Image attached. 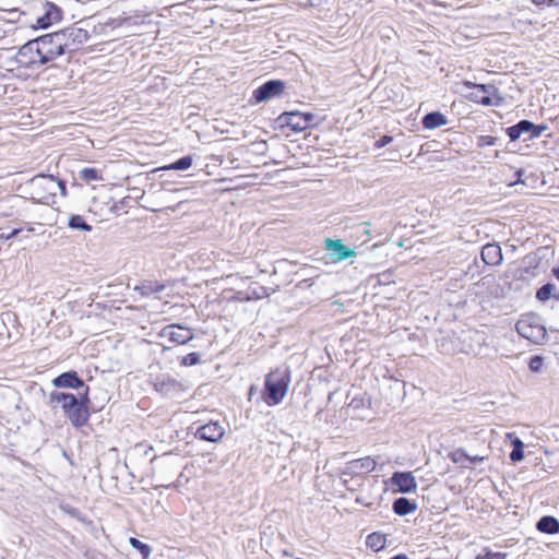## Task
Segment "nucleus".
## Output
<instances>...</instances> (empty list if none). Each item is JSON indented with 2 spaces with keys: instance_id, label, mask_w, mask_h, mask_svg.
Returning a JSON list of instances; mask_svg holds the SVG:
<instances>
[{
  "instance_id": "24",
  "label": "nucleus",
  "mask_w": 559,
  "mask_h": 559,
  "mask_svg": "<svg viewBox=\"0 0 559 559\" xmlns=\"http://www.w3.org/2000/svg\"><path fill=\"white\" fill-rule=\"evenodd\" d=\"M417 508L415 502H412L409 499L401 497L394 500L392 509L394 513H396L400 516H405L413 511H415Z\"/></svg>"
},
{
  "instance_id": "13",
  "label": "nucleus",
  "mask_w": 559,
  "mask_h": 559,
  "mask_svg": "<svg viewBox=\"0 0 559 559\" xmlns=\"http://www.w3.org/2000/svg\"><path fill=\"white\" fill-rule=\"evenodd\" d=\"M285 88V83L281 80H270L259 86L253 92V97L257 103L265 102L270 98L280 96Z\"/></svg>"
},
{
  "instance_id": "39",
  "label": "nucleus",
  "mask_w": 559,
  "mask_h": 559,
  "mask_svg": "<svg viewBox=\"0 0 559 559\" xmlns=\"http://www.w3.org/2000/svg\"><path fill=\"white\" fill-rule=\"evenodd\" d=\"M55 183L57 185L56 187V192L57 191H60L61 195L62 197H66L67 195V186H66V181L63 180H60L58 178L55 177Z\"/></svg>"
},
{
  "instance_id": "14",
  "label": "nucleus",
  "mask_w": 559,
  "mask_h": 559,
  "mask_svg": "<svg viewBox=\"0 0 559 559\" xmlns=\"http://www.w3.org/2000/svg\"><path fill=\"white\" fill-rule=\"evenodd\" d=\"M43 10V14L39 15L36 21V26L38 28H48L53 23L59 22L62 17L60 8L51 2H46Z\"/></svg>"
},
{
  "instance_id": "36",
  "label": "nucleus",
  "mask_w": 559,
  "mask_h": 559,
  "mask_svg": "<svg viewBox=\"0 0 559 559\" xmlns=\"http://www.w3.org/2000/svg\"><path fill=\"white\" fill-rule=\"evenodd\" d=\"M304 123H307V129L317 126V117L312 112L302 114Z\"/></svg>"
},
{
  "instance_id": "7",
  "label": "nucleus",
  "mask_w": 559,
  "mask_h": 559,
  "mask_svg": "<svg viewBox=\"0 0 559 559\" xmlns=\"http://www.w3.org/2000/svg\"><path fill=\"white\" fill-rule=\"evenodd\" d=\"M29 185L33 190V198L41 203H48L56 195L57 185L52 175H37L31 179Z\"/></svg>"
},
{
  "instance_id": "2",
  "label": "nucleus",
  "mask_w": 559,
  "mask_h": 559,
  "mask_svg": "<svg viewBox=\"0 0 559 559\" xmlns=\"http://www.w3.org/2000/svg\"><path fill=\"white\" fill-rule=\"evenodd\" d=\"M290 384L289 368H276L265 376L261 399L267 406H276L287 395Z\"/></svg>"
},
{
  "instance_id": "41",
  "label": "nucleus",
  "mask_w": 559,
  "mask_h": 559,
  "mask_svg": "<svg viewBox=\"0 0 559 559\" xmlns=\"http://www.w3.org/2000/svg\"><path fill=\"white\" fill-rule=\"evenodd\" d=\"M19 233H20V229H13L9 234L1 233L0 239H10V238L16 236Z\"/></svg>"
},
{
  "instance_id": "21",
  "label": "nucleus",
  "mask_w": 559,
  "mask_h": 559,
  "mask_svg": "<svg viewBox=\"0 0 559 559\" xmlns=\"http://www.w3.org/2000/svg\"><path fill=\"white\" fill-rule=\"evenodd\" d=\"M421 123L425 129L432 130L445 126L448 118L440 111H432L424 116Z\"/></svg>"
},
{
  "instance_id": "29",
  "label": "nucleus",
  "mask_w": 559,
  "mask_h": 559,
  "mask_svg": "<svg viewBox=\"0 0 559 559\" xmlns=\"http://www.w3.org/2000/svg\"><path fill=\"white\" fill-rule=\"evenodd\" d=\"M191 165H192V157L190 155H187L167 166H164L163 169L187 170L191 167Z\"/></svg>"
},
{
  "instance_id": "30",
  "label": "nucleus",
  "mask_w": 559,
  "mask_h": 559,
  "mask_svg": "<svg viewBox=\"0 0 559 559\" xmlns=\"http://www.w3.org/2000/svg\"><path fill=\"white\" fill-rule=\"evenodd\" d=\"M129 544L136 550L140 551L143 559H148L152 552V548L150 545L142 543L140 539L135 537H131L129 539Z\"/></svg>"
},
{
  "instance_id": "26",
  "label": "nucleus",
  "mask_w": 559,
  "mask_h": 559,
  "mask_svg": "<svg viewBox=\"0 0 559 559\" xmlns=\"http://www.w3.org/2000/svg\"><path fill=\"white\" fill-rule=\"evenodd\" d=\"M164 289L165 285L158 282H144L134 288V290L139 292L142 296L162 293Z\"/></svg>"
},
{
  "instance_id": "38",
  "label": "nucleus",
  "mask_w": 559,
  "mask_h": 559,
  "mask_svg": "<svg viewBox=\"0 0 559 559\" xmlns=\"http://www.w3.org/2000/svg\"><path fill=\"white\" fill-rule=\"evenodd\" d=\"M393 140V138L391 135H383L381 136L379 140L376 141L374 143V146L377 148H381V147H384L385 145H388L389 143H391Z\"/></svg>"
},
{
  "instance_id": "46",
  "label": "nucleus",
  "mask_w": 559,
  "mask_h": 559,
  "mask_svg": "<svg viewBox=\"0 0 559 559\" xmlns=\"http://www.w3.org/2000/svg\"><path fill=\"white\" fill-rule=\"evenodd\" d=\"M516 174H518V176L520 177V176L522 175V171H521V170H519V171H516Z\"/></svg>"
},
{
  "instance_id": "18",
  "label": "nucleus",
  "mask_w": 559,
  "mask_h": 559,
  "mask_svg": "<svg viewBox=\"0 0 559 559\" xmlns=\"http://www.w3.org/2000/svg\"><path fill=\"white\" fill-rule=\"evenodd\" d=\"M481 259L488 265H498L502 262V251L497 243H487L481 249Z\"/></svg>"
},
{
  "instance_id": "3",
  "label": "nucleus",
  "mask_w": 559,
  "mask_h": 559,
  "mask_svg": "<svg viewBox=\"0 0 559 559\" xmlns=\"http://www.w3.org/2000/svg\"><path fill=\"white\" fill-rule=\"evenodd\" d=\"M376 466L377 462L371 456H365L347 462L341 469L340 474L343 486L347 490L353 491L354 487L350 486V481H353L354 478H364L366 475L374 471Z\"/></svg>"
},
{
  "instance_id": "37",
  "label": "nucleus",
  "mask_w": 559,
  "mask_h": 559,
  "mask_svg": "<svg viewBox=\"0 0 559 559\" xmlns=\"http://www.w3.org/2000/svg\"><path fill=\"white\" fill-rule=\"evenodd\" d=\"M538 7H555L559 5V0H530Z\"/></svg>"
},
{
  "instance_id": "10",
  "label": "nucleus",
  "mask_w": 559,
  "mask_h": 559,
  "mask_svg": "<svg viewBox=\"0 0 559 559\" xmlns=\"http://www.w3.org/2000/svg\"><path fill=\"white\" fill-rule=\"evenodd\" d=\"M37 39L28 40L17 51L15 60L20 67L23 68H36L39 67V47Z\"/></svg>"
},
{
  "instance_id": "17",
  "label": "nucleus",
  "mask_w": 559,
  "mask_h": 559,
  "mask_svg": "<svg viewBox=\"0 0 559 559\" xmlns=\"http://www.w3.org/2000/svg\"><path fill=\"white\" fill-rule=\"evenodd\" d=\"M52 384L57 388L79 389L84 386V381L78 376L76 371H68L56 377Z\"/></svg>"
},
{
  "instance_id": "45",
  "label": "nucleus",
  "mask_w": 559,
  "mask_h": 559,
  "mask_svg": "<svg viewBox=\"0 0 559 559\" xmlns=\"http://www.w3.org/2000/svg\"><path fill=\"white\" fill-rule=\"evenodd\" d=\"M332 305H333V306H338V307H342V306H343V305H342V302H340V301H333V302H332Z\"/></svg>"
},
{
  "instance_id": "16",
  "label": "nucleus",
  "mask_w": 559,
  "mask_h": 559,
  "mask_svg": "<svg viewBox=\"0 0 559 559\" xmlns=\"http://www.w3.org/2000/svg\"><path fill=\"white\" fill-rule=\"evenodd\" d=\"M392 483L404 493L413 492L417 488L415 477L409 472H395L392 476Z\"/></svg>"
},
{
  "instance_id": "28",
  "label": "nucleus",
  "mask_w": 559,
  "mask_h": 559,
  "mask_svg": "<svg viewBox=\"0 0 559 559\" xmlns=\"http://www.w3.org/2000/svg\"><path fill=\"white\" fill-rule=\"evenodd\" d=\"M512 451L510 453V460L512 462H520L524 459V443L521 439L515 437L512 440Z\"/></svg>"
},
{
  "instance_id": "4",
  "label": "nucleus",
  "mask_w": 559,
  "mask_h": 559,
  "mask_svg": "<svg viewBox=\"0 0 559 559\" xmlns=\"http://www.w3.org/2000/svg\"><path fill=\"white\" fill-rule=\"evenodd\" d=\"M464 86L474 88L467 97L471 102L483 106H500L503 98L499 94L498 87L493 84H477L469 81L464 82Z\"/></svg>"
},
{
  "instance_id": "6",
  "label": "nucleus",
  "mask_w": 559,
  "mask_h": 559,
  "mask_svg": "<svg viewBox=\"0 0 559 559\" xmlns=\"http://www.w3.org/2000/svg\"><path fill=\"white\" fill-rule=\"evenodd\" d=\"M39 47V64H46L64 53L62 45L56 32L36 38Z\"/></svg>"
},
{
  "instance_id": "8",
  "label": "nucleus",
  "mask_w": 559,
  "mask_h": 559,
  "mask_svg": "<svg viewBox=\"0 0 559 559\" xmlns=\"http://www.w3.org/2000/svg\"><path fill=\"white\" fill-rule=\"evenodd\" d=\"M548 129L547 124H535L534 122L523 119L520 120L516 124L511 126L506 129V133L510 138L511 141L519 140L522 135H527L523 139V141H528L536 139L542 135L544 131Z\"/></svg>"
},
{
  "instance_id": "34",
  "label": "nucleus",
  "mask_w": 559,
  "mask_h": 559,
  "mask_svg": "<svg viewBox=\"0 0 559 559\" xmlns=\"http://www.w3.org/2000/svg\"><path fill=\"white\" fill-rule=\"evenodd\" d=\"M544 365V358L542 356L535 355L531 357L528 367L533 372H539Z\"/></svg>"
},
{
  "instance_id": "35",
  "label": "nucleus",
  "mask_w": 559,
  "mask_h": 559,
  "mask_svg": "<svg viewBox=\"0 0 559 559\" xmlns=\"http://www.w3.org/2000/svg\"><path fill=\"white\" fill-rule=\"evenodd\" d=\"M498 139L491 135H479L477 138V146L478 147H485V146H492L497 144Z\"/></svg>"
},
{
  "instance_id": "1",
  "label": "nucleus",
  "mask_w": 559,
  "mask_h": 559,
  "mask_svg": "<svg viewBox=\"0 0 559 559\" xmlns=\"http://www.w3.org/2000/svg\"><path fill=\"white\" fill-rule=\"evenodd\" d=\"M87 392L88 388L86 386L84 394L79 399L72 393L55 391L50 393L49 399L51 403H60L71 424L79 428L84 426L90 418V413L86 406L88 402Z\"/></svg>"
},
{
  "instance_id": "22",
  "label": "nucleus",
  "mask_w": 559,
  "mask_h": 559,
  "mask_svg": "<svg viewBox=\"0 0 559 559\" xmlns=\"http://www.w3.org/2000/svg\"><path fill=\"white\" fill-rule=\"evenodd\" d=\"M536 528L545 534H557L559 533V521L555 516L545 515L537 521Z\"/></svg>"
},
{
  "instance_id": "33",
  "label": "nucleus",
  "mask_w": 559,
  "mask_h": 559,
  "mask_svg": "<svg viewBox=\"0 0 559 559\" xmlns=\"http://www.w3.org/2000/svg\"><path fill=\"white\" fill-rule=\"evenodd\" d=\"M201 360V356L199 353H190L188 355H186L182 360H181V365L186 366V367H190V366H194V365H198Z\"/></svg>"
},
{
  "instance_id": "12",
  "label": "nucleus",
  "mask_w": 559,
  "mask_h": 559,
  "mask_svg": "<svg viewBox=\"0 0 559 559\" xmlns=\"http://www.w3.org/2000/svg\"><path fill=\"white\" fill-rule=\"evenodd\" d=\"M324 243L330 258L335 262L346 261L357 254L354 248L345 246L341 239L326 238Z\"/></svg>"
},
{
  "instance_id": "40",
  "label": "nucleus",
  "mask_w": 559,
  "mask_h": 559,
  "mask_svg": "<svg viewBox=\"0 0 559 559\" xmlns=\"http://www.w3.org/2000/svg\"><path fill=\"white\" fill-rule=\"evenodd\" d=\"M450 457L454 463H459L462 461V459H465V452L461 449L456 450L453 453H451Z\"/></svg>"
},
{
  "instance_id": "31",
  "label": "nucleus",
  "mask_w": 559,
  "mask_h": 559,
  "mask_svg": "<svg viewBox=\"0 0 559 559\" xmlns=\"http://www.w3.org/2000/svg\"><path fill=\"white\" fill-rule=\"evenodd\" d=\"M79 177L81 180L85 182L97 181L102 179V177L98 174V170L92 167H85L82 170H80Z\"/></svg>"
},
{
  "instance_id": "9",
  "label": "nucleus",
  "mask_w": 559,
  "mask_h": 559,
  "mask_svg": "<svg viewBox=\"0 0 559 559\" xmlns=\"http://www.w3.org/2000/svg\"><path fill=\"white\" fill-rule=\"evenodd\" d=\"M56 35L59 37V41L64 44L62 45L64 53L78 50L90 38L86 29L75 26L58 31Z\"/></svg>"
},
{
  "instance_id": "19",
  "label": "nucleus",
  "mask_w": 559,
  "mask_h": 559,
  "mask_svg": "<svg viewBox=\"0 0 559 559\" xmlns=\"http://www.w3.org/2000/svg\"><path fill=\"white\" fill-rule=\"evenodd\" d=\"M154 388L157 392L163 395H169L173 392L177 391L179 388V383L177 380L173 379L169 376L162 374L157 377L154 382Z\"/></svg>"
},
{
  "instance_id": "15",
  "label": "nucleus",
  "mask_w": 559,
  "mask_h": 559,
  "mask_svg": "<svg viewBox=\"0 0 559 559\" xmlns=\"http://www.w3.org/2000/svg\"><path fill=\"white\" fill-rule=\"evenodd\" d=\"M225 429L217 421H210L203 426H200L195 431V437L210 441L217 442L224 437Z\"/></svg>"
},
{
  "instance_id": "23",
  "label": "nucleus",
  "mask_w": 559,
  "mask_h": 559,
  "mask_svg": "<svg viewBox=\"0 0 559 559\" xmlns=\"http://www.w3.org/2000/svg\"><path fill=\"white\" fill-rule=\"evenodd\" d=\"M550 298L559 300V289L556 284L547 283L537 289V292H536L537 300H539L542 302H546Z\"/></svg>"
},
{
  "instance_id": "5",
  "label": "nucleus",
  "mask_w": 559,
  "mask_h": 559,
  "mask_svg": "<svg viewBox=\"0 0 559 559\" xmlns=\"http://www.w3.org/2000/svg\"><path fill=\"white\" fill-rule=\"evenodd\" d=\"M516 332L524 338L540 344L547 335L546 328L534 316H524L515 324Z\"/></svg>"
},
{
  "instance_id": "11",
  "label": "nucleus",
  "mask_w": 559,
  "mask_h": 559,
  "mask_svg": "<svg viewBox=\"0 0 559 559\" xmlns=\"http://www.w3.org/2000/svg\"><path fill=\"white\" fill-rule=\"evenodd\" d=\"M159 336L167 337L174 344L183 345L193 338V332L190 328L174 323L163 328Z\"/></svg>"
},
{
  "instance_id": "42",
  "label": "nucleus",
  "mask_w": 559,
  "mask_h": 559,
  "mask_svg": "<svg viewBox=\"0 0 559 559\" xmlns=\"http://www.w3.org/2000/svg\"><path fill=\"white\" fill-rule=\"evenodd\" d=\"M465 459L468 460L471 463H478V462H483L484 461V456H478V455L471 456V455H468L466 453H465Z\"/></svg>"
},
{
  "instance_id": "27",
  "label": "nucleus",
  "mask_w": 559,
  "mask_h": 559,
  "mask_svg": "<svg viewBox=\"0 0 559 559\" xmlns=\"http://www.w3.org/2000/svg\"><path fill=\"white\" fill-rule=\"evenodd\" d=\"M68 226L71 229L91 231L92 226L85 222L83 216L74 214L69 217Z\"/></svg>"
},
{
  "instance_id": "44",
  "label": "nucleus",
  "mask_w": 559,
  "mask_h": 559,
  "mask_svg": "<svg viewBox=\"0 0 559 559\" xmlns=\"http://www.w3.org/2000/svg\"><path fill=\"white\" fill-rule=\"evenodd\" d=\"M390 559H409V558L405 554H399V555L393 556Z\"/></svg>"
},
{
  "instance_id": "25",
  "label": "nucleus",
  "mask_w": 559,
  "mask_h": 559,
  "mask_svg": "<svg viewBox=\"0 0 559 559\" xmlns=\"http://www.w3.org/2000/svg\"><path fill=\"white\" fill-rule=\"evenodd\" d=\"M366 545L373 551L378 552L385 547L386 537L381 533H371L367 536Z\"/></svg>"
},
{
  "instance_id": "20",
  "label": "nucleus",
  "mask_w": 559,
  "mask_h": 559,
  "mask_svg": "<svg viewBox=\"0 0 559 559\" xmlns=\"http://www.w3.org/2000/svg\"><path fill=\"white\" fill-rule=\"evenodd\" d=\"M280 119L294 131H304L307 129V123H304L302 112L290 111L284 112Z\"/></svg>"
},
{
  "instance_id": "43",
  "label": "nucleus",
  "mask_w": 559,
  "mask_h": 559,
  "mask_svg": "<svg viewBox=\"0 0 559 559\" xmlns=\"http://www.w3.org/2000/svg\"><path fill=\"white\" fill-rule=\"evenodd\" d=\"M361 479L362 478H354V480L350 481V486L354 487V490L356 489V487H360L361 486V483H360Z\"/></svg>"
},
{
  "instance_id": "32",
  "label": "nucleus",
  "mask_w": 559,
  "mask_h": 559,
  "mask_svg": "<svg viewBox=\"0 0 559 559\" xmlns=\"http://www.w3.org/2000/svg\"><path fill=\"white\" fill-rule=\"evenodd\" d=\"M475 559H507V554L484 548L475 556Z\"/></svg>"
}]
</instances>
